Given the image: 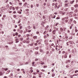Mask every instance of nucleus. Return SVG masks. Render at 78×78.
<instances>
[{
  "label": "nucleus",
  "mask_w": 78,
  "mask_h": 78,
  "mask_svg": "<svg viewBox=\"0 0 78 78\" xmlns=\"http://www.w3.org/2000/svg\"><path fill=\"white\" fill-rule=\"evenodd\" d=\"M78 5H74V7H75V8H78Z\"/></svg>",
  "instance_id": "16"
},
{
  "label": "nucleus",
  "mask_w": 78,
  "mask_h": 78,
  "mask_svg": "<svg viewBox=\"0 0 78 78\" xmlns=\"http://www.w3.org/2000/svg\"><path fill=\"white\" fill-rule=\"evenodd\" d=\"M17 71H18V72H19V71H20V69H16Z\"/></svg>",
  "instance_id": "50"
},
{
  "label": "nucleus",
  "mask_w": 78,
  "mask_h": 78,
  "mask_svg": "<svg viewBox=\"0 0 78 78\" xmlns=\"http://www.w3.org/2000/svg\"><path fill=\"white\" fill-rule=\"evenodd\" d=\"M17 17V16L16 15H15L13 16V17H14V18H16Z\"/></svg>",
  "instance_id": "20"
},
{
  "label": "nucleus",
  "mask_w": 78,
  "mask_h": 78,
  "mask_svg": "<svg viewBox=\"0 0 78 78\" xmlns=\"http://www.w3.org/2000/svg\"><path fill=\"white\" fill-rule=\"evenodd\" d=\"M13 23H15V20H13Z\"/></svg>",
  "instance_id": "64"
},
{
  "label": "nucleus",
  "mask_w": 78,
  "mask_h": 78,
  "mask_svg": "<svg viewBox=\"0 0 78 78\" xmlns=\"http://www.w3.org/2000/svg\"><path fill=\"white\" fill-rule=\"evenodd\" d=\"M74 2H75V0H73L70 2V4H73V3H74Z\"/></svg>",
  "instance_id": "5"
},
{
  "label": "nucleus",
  "mask_w": 78,
  "mask_h": 78,
  "mask_svg": "<svg viewBox=\"0 0 78 78\" xmlns=\"http://www.w3.org/2000/svg\"><path fill=\"white\" fill-rule=\"evenodd\" d=\"M10 8L11 9H12L13 10H14V9H14V7H13V6H11V7H10Z\"/></svg>",
  "instance_id": "12"
},
{
  "label": "nucleus",
  "mask_w": 78,
  "mask_h": 78,
  "mask_svg": "<svg viewBox=\"0 0 78 78\" xmlns=\"http://www.w3.org/2000/svg\"><path fill=\"white\" fill-rule=\"evenodd\" d=\"M39 49V47H36V48H35V50H38V49Z\"/></svg>",
  "instance_id": "25"
},
{
  "label": "nucleus",
  "mask_w": 78,
  "mask_h": 78,
  "mask_svg": "<svg viewBox=\"0 0 78 78\" xmlns=\"http://www.w3.org/2000/svg\"><path fill=\"white\" fill-rule=\"evenodd\" d=\"M65 53H66V55H67V54H68V52H65Z\"/></svg>",
  "instance_id": "49"
},
{
  "label": "nucleus",
  "mask_w": 78,
  "mask_h": 78,
  "mask_svg": "<svg viewBox=\"0 0 78 78\" xmlns=\"http://www.w3.org/2000/svg\"><path fill=\"white\" fill-rule=\"evenodd\" d=\"M67 55H66L64 56V58H67Z\"/></svg>",
  "instance_id": "24"
},
{
  "label": "nucleus",
  "mask_w": 78,
  "mask_h": 78,
  "mask_svg": "<svg viewBox=\"0 0 78 78\" xmlns=\"http://www.w3.org/2000/svg\"><path fill=\"white\" fill-rule=\"evenodd\" d=\"M30 46H33V44H30Z\"/></svg>",
  "instance_id": "39"
},
{
  "label": "nucleus",
  "mask_w": 78,
  "mask_h": 78,
  "mask_svg": "<svg viewBox=\"0 0 78 78\" xmlns=\"http://www.w3.org/2000/svg\"><path fill=\"white\" fill-rule=\"evenodd\" d=\"M3 17H4V18H5V17H6V15H4L3 16Z\"/></svg>",
  "instance_id": "47"
},
{
  "label": "nucleus",
  "mask_w": 78,
  "mask_h": 78,
  "mask_svg": "<svg viewBox=\"0 0 78 78\" xmlns=\"http://www.w3.org/2000/svg\"><path fill=\"white\" fill-rule=\"evenodd\" d=\"M3 75V73L1 72H0V76H2V75Z\"/></svg>",
  "instance_id": "17"
},
{
  "label": "nucleus",
  "mask_w": 78,
  "mask_h": 78,
  "mask_svg": "<svg viewBox=\"0 0 78 78\" xmlns=\"http://www.w3.org/2000/svg\"><path fill=\"white\" fill-rule=\"evenodd\" d=\"M35 55H37V54H38V52H35Z\"/></svg>",
  "instance_id": "34"
},
{
  "label": "nucleus",
  "mask_w": 78,
  "mask_h": 78,
  "mask_svg": "<svg viewBox=\"0 0 78 78\" xmlns=\"http://www.w3.org/2000/svg\"><path fill=\"white\" fill-rule=\"evenodd\" d=\"M28 62H31V60L30 59L28 60Z\"/></svg>",
  "instance_id": "46"
},
{
  "label": "nucleus",
  "mask_w": 78,
  "mask_h": 78,
  "mask_svg": "<svg viewBox=\"0 0 78 78\" xmlns=\"http://www.w3.org/2000/svg\"><path fill=\"white\" fill-rule=\"evenodd\" d=\"M55 3H53L52 4V6H55Z\"/></svg>",
  "instance_id": "60"
},
{
  "label": "nucleus",
  "mask_w": 78,
  "mask_h": 78,
  "mask_svg": "<svg viewBox=\"0 0 78 78\" xmlns=\"http://www.w3.org/2000/svg\"><path fill=\"white\" fill-rule=\"evenodd\" d=\"M75 19H77L78 18V16H75V17H74Z\"/></svg>",
  "instance_id": "13"
},
{
  "label": "nucleus",
  "mask_w": 78,
  "mask_h": 78,
  "mask_svg": "<svg viewBox=\"0 0 78 78\" xmlns=\"http://www.w3.org/2000/svg\"><path fill=\"white\" fill-rule=\"evenodd\" d=\"M12 43H13V41L12 40H10V42H9V44H12Z\"/></svg>",
  "instance_id": "4"
},
{
  "label": "nucleus",
  "mask_w": 78,
  "mask_h": 78,
  "mask_svg": "<svg viewBox=\"0 0 78 78\" xmlns=\"http://www.w3.org/2000/svg\"><path fill=\"white\" fill-rule=\"evenodd\" d=\"M67 61H68V62H70V60H67Z\"/></svg>",
  "instance_id": "43"
},
{
  "label": "nucleus",
  "mask_w": 78,
  "mask_h": 78,
  "mask_svg": "<svg viewBox=\"0 0 78 78\" xmlns=\"http://www.w3.org/2000/svg\"><path fill=\"white\" fill-rule=\"evenodd\" d=\"M9 77H10V78H12V76H11V75H10L9 76Z\"/></svg>",
  "instance_id": "54"
},
{
  "label": "nucleus",
  "mask_w": 78,
  "mask_h": 78,
  "mask_svg": "<svg viewBox=\"0 0 78 78\" xmlns=\"http://www.w3.org/2000/svg\"><path fill=\"white\" fill-rule=\"evenodd\" d=\"M60 12V13H62V16H64V14H66V12H63L62 11L61 12Z\"/></svg>",
  "instance_id": "6"
},
{
  "label": "nucleus",
  "mask_w": 78,
  "mask_h": 78,
  "mask_svg": "<svg viewBox=\"0 0 78 78\" xmlns=\"http://www.w3.org/2000/svg\"><path fill=\"white\" fill-rule=\"evenodd\" d=\"M8 11L9 13H11L12 12V11H11L9 10Z\"/></svg>",
  "instance_id": "37"
},
{
  "label": "nucleus",
  "mask_w": 78,
  "mask_h": 78,
  "mask_svg": "<svg viewBox=\"0 0 78 78\" xmlns=\"http://www.w3.org/2000/svg\"><path fill=\"white\" fill-rule=\"evenodd\" d=\"M66 18V20H65L66 23H67L68 22V20H68V18H69V17H67Z\"/></svg>",
  "instance_id": "1"
},
{
  "label": "nucleus",
  "mask_w": 78,
  "mask_h": 78,
  "mask_svg": "<svg viewBox=\"0 0 78 78\" xmlns=\"http://www.w3.org/2000/svg\"><path fill=\"white\" fill-rule=\"evenodd\" d=\"M57 3H56V4H55V9H57Z\"/></svg>",
  "instance_id": "2"
},
{
  "label": "nucleus",
  "mask_w": 78,
  "mask_h": 78,
  "mask_svg": "<svg viewBox=\"0 0 78 78\" xmlns=\"http://www.w3.org/2000/svg\"><path fill=\"white\" fill-rule=\"evenodd\" d=\"M69 42L70 44H74V42L73 41H69Z\"/></svg>",
  "instance_id": "8"
},
{
  "label": "nucleus",
  "mask_w": 78,
  "mask_h": 78,
  "mask_svg": "<svg viewBox=\"0 0 78 78\" xmlns=\"http://www.w3.org/2000/svg\"><path fill=\"white\" fill-rule=\"evenodd\" d=\"M23 38H20V41H23Z\"/></svg>",
  "instance_id": "31"
},
{
  "label": "nucleus",
  "mask_w": 78,
  "mask_h": 78,
  "mask_svg": "<svg viewBox=\"0 0 78 78\" xmlns=\"http://www.w3.org/2000/svg\"><path fill=\"white\" fill-rule=\"evenodd\" d=\"M51 51H55V50H54V49L52 48V49H51Z\"/></svg>",
  "instance_id": "45"
},
{
  "label": "nucleus",
  "mask_w": 78,
  "mask_h": 78,
  "mask_svg": "<svg viewBox=\"0 0 78 78\" xmlns=\"http://www.w3.org/2000/svg\"><path fill=\"white\" fill-rule=\"evenodd\" d=\"M69 17H72V14H70V15H69Z\"/></svg>",
  "instance_id": "36"
},
{
  "label": "nucleus",
  "mask_w": 78,
  "mask_h": 78,
  "mask_svg": "<svg viewBox=\"0 0 78 78\" xmlns=\"http://www.w3.org/2000/svg\"><path fill=\"white\" fill-rule=\"evenodd\" d=\"M27 42V40H24L23 41V43H25V42Z\"/></svg>",
  "instance_id": "32"
},
{
  "label": "nucleus",
  "mask_w": 78,
  "mask_h": 78,
  "mask_svg": "<svg viewBox=\"0 0 78 78\" xmlns=\"http://www.w3.org/2000/svg\"><path fill=\"white\" fill-rule=\"evenodd\" d=\"M75 32H76H76H78V30L76 29V28L75 29Z\"/></svg>",
  "instance_id": "19"
},
{
  "label": "nucleus",
  "mask_w": 78,
  "mask_h": 78,
  "mask_svg": "<svg viewBox=\"0 0 78 78\" xmlns=\"http://www.w3.org/2000/svg\"><path fill=\"white\" fill-rule=\"evenodd\" d=\"M39 6V4H36V7H38Z\"/></svg>",
  "instance_id": "56"
},
{
  "label": "nucleus",
  "mask_w": 78,
  "mask_h": 78,
  "mask_svg": "<svg viewBox=\"0 0 78 78\" xmlns=\"http://www.w3.org/2000/svg\"><path fill=\"white\" fill-rule=\"evenodd\" d=\"M67 9H68V8H66L65 10V11H67Z\"/></svg>",
  "instance_id": "51"
},
{
  "label": "nucleus",
  "mask_w": 78,
  "mask_h": 78,
  "mask_svg": "<svg viewBox=\"0 0 78 78\" xmlns=\"http://www.w3.org/2000/svg\"><path fill=\"white\" fill-rule=\"evenodd\" d=\"M40 52H44V50L42 49H40Z\"/></svg>",
  "instance_id": "11"
},
{
  "label": "nucleus",
  "mask_w": 78,
  "mask_h": 78,
  "mask_svg": "<svg viewBox=\"0 0 78 78\" xmlns=\"http://www.w3.org/2000/svg\"><path fill=\"white\" fill-rule=\"evenodd\" d=\"M44 23L45 22H44V21L42 22L41 23V25L43 26V27H44Z\"/></svg>",
  "instance_id": "3"
},
{
  "label": "nucleus",
  "mask_w": 78,
  "mask_h": 78,
  "mask_svg": "<svg viewBox=\"0 0 78 78\" xmlns=\"http://www.w3.org/2000/svg\"><path fill=\"white\" fill-rule=\"evenodd\" d=\"M33 38H34V39H35L36 38H37V36H34V37H33Z\"/></svg>",
  "instance_id": "41"
},
{
  "label": "nucleus",
  "mask_w": 78,
  "mask_h": 78,
  "mask_svg": "<svg viewBox=\"0 0 78 78\" xmlns=\"http://www.w3.org/2000/svg\"><path fill=\"white\" fill-rule=\"evenodd\" d=\"M69 67V66L68 65H66V67L67 68H68Z\"/></svg>",
  "instance_id": "57"
},
{
  "label": "nucleus",
  "mask_w": 78,
  "mask_h": 78,
  "mask_svg": "<svg viewBox=\"0 0 78 78\" xmlns=\"http://www.w3.org/2000/svg\"><path fill=\"white\" fill-rule=\"evenodd\" d=\"M56 31H55V30H54L53 31V32H52V33L54 34H55V33H56Z\"/></svg>",
  "instance_id": "9"
},
{
  "label": "nucleus",
  "mask_w": 78,
  "mask_h": 78,
  "mask_svg": "<svg viewBox=\"0 0 78 78\" xmlns=\"http://www.w3.org/2000/svg\"><path fill=\"white\" fill-rule=\"evenodd\" d=\"M66 18H64L62 19V20H66Z\"/></svg>",
  "instance_id": "27"
},
{
  "label": "nucleus",
  "mask_w": 78,
  "mask_h": 78,
  "mask_svg": "<svg viewBox=\"0 0 78 78\" xmlns=\"http://www.w3.org/2000/svg\"><path fill=\"white\" fill-rule=\"evenodd\" d=\"M60 7V5H58L57 7V9H59Z\"/></svg>",
  "instance_id": "42"
},
{
  "label": "nucleus",
  "mask_w": 78,
  "mask_h": 78,
  "mask_svg": "<svg viewBox=\"0 0 78 78\" xmlns=\"http://www.w3.org/2000/svg\"><path fill=\"white\" fill-rule=\"evenodd\" d=\"M54 30H55L56 31H58V28H55Z\"/></svg>",
  "instance_id": "21"
},
{
  "label": "nucleus",
  "mask_w": 78,
  "mask_h": 78,
  "mask_svg": "<svg viewBox=\"0 0 78 78\" xmlns=\"http://www.w3.org/2000/svg\"><path fill=\"white\" fill-rule=\"evenodd\" d=\"M78 74H75L73 75V76H78Z\"/></svg>",
  "instance_id": "22"
},
{
  "label": "nucleus",
  "mask_w": 78,
  "mask_h": 78,
  "mask_svg": "<svg viewBox=\"0 0 78 78\" xmlns=\"http://www.w3.org/2000/svg\"><path fill=\"white\" fill-rule=\"evenodd\" d=\"M9 4H10V5H12V2H9Z\"/></svg>",
  "instance_id": "62"
},
{
  "label": "nucleus",
  "mask_w": 78,
  "mask_h": 78,
  "mask_svg": "<svg viewBox=\"0 0 78 78\" xmlns=\"http://www.w3.org/2000/svg\"><path fill=\"white\" fill-rule=\"evenodd\" d=\"M73 23H75V24H76V21L75 20H74L73 21Z\"/></svg>",
  "instance_id": "40"
},
{
  "label": "nucleus",
  "mask_w": 78,
  "mask_h": 78,
  "mask_svg": "<svg viewBox=\"0 0 78 78\" xmlns=\"http://www.w3.org/2000/svg\"><path fill=\"white\" fill-rule=\"evenodd\" d=\"M8 68H5V71H7V70H8Z\"/></svg>",
  "instance_id": "33"
},
{
  "label": "nucleus",
  "mask_w": 78,
  "mask_h": 78,
  "mask_svg": "<svg viewBox=\"0 0 78 78\" xmlns=\"http://www.w3.org/2000/svg\"><path fill=\"white\" fill-rule=\"evenodd\" d=\"M36 71H37V72L38 73H39V72H40L39 70L38 69H37L36 70Z\"/></svg>",
  "instance_id": "29"
},
{
  "label": "nucleus",
  "mask_w": 78,
  "mask_h": 78,
  "mask_svg": "<svg viewBox=\"0 0 78 78\" xmlns=\"http://www.w3.org/2000/svg\"><path fill=\"white\" fill-rule=\"evenodd\" d=\"M46 33H47V31H45L43 33L44 34H46Z\"/></svg>",
  "instance_id": "26"
},
{
  "label": "nucleus",
  "mask_w": 78,
  "mask_h": 78,
  "mask_svg": "<svg viewBox=\"0 0 78 78\" xmlns=\"http://www.w3.org/2000/svg\"><path fill=\"white\" fill-rule=\"evenodd\" d=\"M15 35H16V36H17V35H18V33L16 32L15 33Z\"/></svg>",
  "instance_id": "44"
},
{
  "label": "nucleus",
  "mask_w": 78,
  "mask_h": 78,
  "mask_svg": "<svg viewBox=\"0 0 78 78\" xmlns=\"http://www.w3.org/2000/svg\"><path fill=\"white\" fill-rule=\"evenodd\" d=\"M17 12H18V13H19V14H22V12H21L20 11H17Z\"/></svg>",
  "instance_id": "28"
},
{
  "label": "nucleus",
  "mask_w": 78,
  "mask_h": 78,
  "mask_svg": "<svg viewBox=\"0 0 78 78\" xmlns=\"http://www.w3.org/2000/svg\"><path fill=\"white\" fill-rule=\"evenodd\" d=\"M33 75H37V72H35L34 73H33Z\"/></svg>",
  "instance_id": "15"
},
{
  "label": "nucleus",
  "mask_w": 78,
  "mask_h": 78,
  "mask_svg": "<svg viewBox=\"0 0 78 78\" xmlns=\"http://www.w3.org/2000/svg\"><path fill=\"white\" fill-rule=\"evenodd\" d=\"M71 9L72 11H73V10L74 9V7H71Z\"/></svg>",
  "instance_id": "18"
},
{
  "label": "nucleus",
  "mask_w": 78,
  "mask_h": 78,
  "mask_svg": "<svg viewBox=\"0 0 78 78\" xmlns=\"http://www.w3.org/2000/svg\"><path fill=\"white\" fill-rule=\"evenodd\" d=\"M44 39H46L47 38V36L46 35H44Z\"/></svg>",
  "instance_id": "30"
},
{
  "label": "nucleus",
  "mask_w": 78,
  "mask_h": 78,
  "mask_svg": "<svg viewBox=\"0 0 78 78\" xmlns=\"http://www.w3.org/2000/svg\"><path fill=\"white\" fill-rule=\"evenodd\" d=\"M65 8H66V7H67V6H68V4L67 3H65Z\"/></svg>",
  "instance_id": "10"
},
{
  "label": "nucleus",
  "mask_w": 78,
  "mask_h": 78,
  "mask_svg": "<svg viewBox=\"0 0 78 78\" xmlns=\"http://www.w3.org/2000/svg\"><path fill=\"white\" fill-rule=\"evenodd\" d=\"M62 54H65V53H66V52L64 51H63L62 52Z\"/></svg>",
  "instance_id": "23"
},
{
  "label": "nucleus",
  "mask_w": 78,
  "mask_h": 78,
  "mask_svg": "<svg viewBox=\"0 0 78 78\" xmlns=\"http://www.w3.org/2000/svg\"><path fill=\"white\" fill-rule=\"evenodd\" d=\"M70 14H73V12H70Z\"/></svg>",
  "instance_id": "61"
},
{
  "label": "nucleus",
  "mask_w": 78,
  "mask_h": 78,
  "mask_svg": "<svg viewBox=\"0 0 78 78\" xmlns=\"http://www.w3.org/2000/svg\"><path fill=\"white\" fill-rule=\"evenodd\" d=\"M60 30L61 31H63V30H64V29L62 28H60Z\"/></svg>",
  "instance_id": "35"
},
{
  "label": "nucleus",
  "mask_w": 78,
  "mask_h": 78,
  "mask_svg": "<svg viewBox=\"0 0 78 78\" xmlns=\"http://www.w3.org/2000/svg\"><path fill=\"white\" fill-rule=\"evenodd\" d=\"M20 33H23V30H21L20 31Z\"/></svg>",
  "instance_id": "38"
},
{
  "label": "nucleus",
  "mask_w": 78,
  "mask_h": 78,
  "mask_svg": "<svg viewBox=\"0 0 78 78\" xmlns=\"http://www.w3.org/2000/svg\"><path fill=\"white\" fill-rule=\"evenodd\" d=\"M47 66H44V67H43V68H47Z\"/></svg>",
  "instance_id": "55"
},
{
  "label": "nucleus",
  "mask_w": 78,
  "mask_h": 78,
  "mask_svg": "<svg viewBox=\"0 0 78 78\" xmlns=\"http://www.w3.org/2000/svg\"><path fill=\"white\" fill-rule=\"evenodd\" d=\"M34 45H35V46H37V43H35Z\"/></svg>",
  "instance_id": "52"
},
{
  "label": "nucleus",
  "mask_w": 78,
  "mask_h": 78,
  "mask_svg": "<svg viewBox=\"0 0 78 78\" xmlns=\"http://www.w3.org/2000/svg\"><path fill=\"white\" fill-rule=\"evenodd\" d=\"M30 72H33V70H30Z\"/></svg>",
  "instance_id": "59"
},
{
  "label": "nucleus",
  "mask_w": 78,
  "mask_h": 78,
  "mask_svg": "<svg viewBox=\"0 0 78 78\" xmlns=\"http://www.w3.org/2000/svg\"><path fill=\"white\" fill-rule=\"evenodd\" d=\"M66 28H64V31H66Z\"/></svg>",
  "instance_id": "58"
},
{
  "label": "nucleus",
  "mask_w": 78,
  "mask_h": 78,
  "mask_svg": "<svg viewBox=\"0 0 78 78\" xmlns=\"http://www.w3.org/2000/svg\"><path fill=\"white\" fill-rule=\"evenodd\" d=\"M3 28V25L2 24H0V28Z\"/></svg>",
  "instance_id": "14"
},
{
  "label": "nucleus",
  "mask_w": 78,
  "mask_h": 78,
  "mask_svg": "<svg viewBox=\"0 0 78 78\" xmlns=\"http://www.w3.org/2000/svg\"><path fill=\"white\" fill-rule=\"evenodd\" d=\"M41 71H42V72H45V70H44V69H41Z\"/></svg>",
  "instance_id": "63"
},
{
  "label": "nucleus",
  "mask_w": 78,
  "mask_h": 78,
  "mask_svg": "<svg viewBox=\"0 0 78 78\" xmlns=\"http://www.w3.org/2000/svg\"><path fill=\"white\" fill-rule=\"evenodd\" d=\"M55 75V73H53L52 75V77H54Z\"/></svg>",
  "instance_id": "7"
},
{
  "label": "nucleus",
  "mask_w": 78,
  "mask_h": 78,
  "mask_svg": "<svg viewBox=\"0 0 78 78\" xmlns=\"http://www.w3.org/2000/svg\"><path fill=\"white\" fill-rule=\"evenodd\" d=\"M33 5H31V8H33Z\"/></svg>",
  "instance_id": "48"
},
{
  "label": "nucleus",
  "mask_w": 78,
  "mask_h": 78,
  "mask_svg": "<svg viewBox=\"0 0 78 78\" xmlns=\"http://www.w3.org/2000/svg\"><path fill=\"white\" fill-rule=\"evenodd\" d=\"M26 43H27V44H28L29 43H30V41H28Z\"/></svg>",
  "instance_id": "53"
}]
</instances>
